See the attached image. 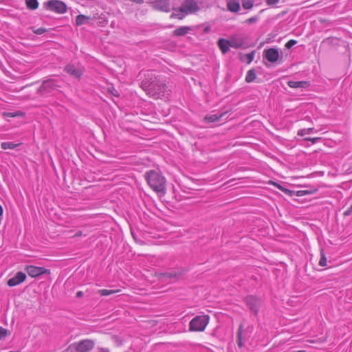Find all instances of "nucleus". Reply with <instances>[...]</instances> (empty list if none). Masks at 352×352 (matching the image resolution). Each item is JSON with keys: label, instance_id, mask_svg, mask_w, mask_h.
Listing matches in <instances>:
<instances>
[{"label": "nucleus", "instance_id": "nucleus-35", "mask_svg": "<svg viewBox=\"0 0 352 352\" xmlns=\"http://www.w3.org/2000/svg\"><path fill=\"white\" fill-rule=\"evenodd\" d=\"M33 32L36 34H41L45 32V30L40 28L33 30Z\"/></svg>", "mask_w": 352, "mask_h": 352}, {"label": "nucleus", "instance_id": "nucleus-2", "mask_svg": "<svg viewBox=\"0 0 352 352\" xmlns=\"http://www.w3.org/2000/svg\"><path fill=\"white\" fill-rule=\"evenodd\" d=\"M145 179L149 186L155 192L161 195H165L166 180L159 171L151 170L146 172Z\"/></svg>", "mask_w": 352, "mask_h": 352}, {"label": "nucleus", "instance_id": "nucleus-4", "mask_svg": "<svg viewBox=\"0 0 352 352\" xmlns=\"http://www.w3.org/2000/svg\"><path fill=\"white\" fill-rule=\"evenodd\" d=\"M94 345V340L85 339L70 344L65 352H90Z\"/></svg>", "mask_w": 352, "mask_h": 352}, {"label": "nucleus", "instance_id": "nucleus-8", "mask_svg": "<svg viewBox=\"0 0 352 352\" xmlns=\"http://www.w3.org/2000/svg\"><path fill=\"white\" fill-rule=\"evenodd\" d=\"M245 301L250 310L256 316L261 305V300L254 296H248L245 298Z\"/></svg>", "mask_w": 352, "mask_h": 352}, {"label": "nucleus", "instance_id": "nucleus-28", "mask_svg": "<svg viewBox=\"0 0 352 352\" xmlns=\"http://www.w3.org/2000/svg\"><path fill=\"white\" fill-rule=\"evenodd\" d=\"M314 128L302 129L298 131V135L300 136H304L306 134H310L313 132Z\"/></svg>", "mask_w": 352, "mask_h": 352}, {"label": "nucleus", "instance_id": "nucleus-24", "mask_svg": "<svg viewBox=\"0 0 352 352\" xmlns=\"http://www.w3.org/2000/svg\"><path fill=\"white\" fill-rule=\"evenodd\" d=\"M119 292V290H113V289H100L98 290V293L100 294L101 296H109L113 294H116V292Z\"/></svg>", "mask_w": 352, "mask_h": 352}, {"label": "nucleus", "instance_id": "nucleus-26", "mask_svg": "<svg viewBox=\"0 0 352 352\" xmlns=\"http://www.w3.org/2000/svg\"><path fill=\"white\" fill-rule=\"evenodd\" d=\"M242 331H243V325L241 324L239 326V328L238 329V331H237V343H238V346L241 348L242 346H243V344H242Z\"/></svg>", "mask_w": 352, "mask_h": 352}, {"label": "nucleus", "instance_id": "nucleus-18", "mask_svg": "<svg viewBox=\"0 0 352 352\" xmlns=\"http://www.w3.org/2000/svg\"><path fill=\"white\" fill-rule=\"evenodd\" d=\"M287 85L291 88H306L309 87V83L307 81H292L289 80L287 82Z\"/></svg>", "mask_w": 352, "mask_h": 352}, {"label": "nucleus", "instance_id": "nucleus-23", "mask_svg": "<svg viewBox=\"0 0 352 352\" xmlns=\"http://www.w3.org/2000/svg\"><path fill=\"white\" fill-rule=\"evenodd\" d=\"M256 77V75L254 69H250L247 73L245 76V81L247 82H252L255 80Z\"/></svg>", "mask_w": 352, "mask_h": 352}, {"label": "nucleus", "instance_id": "nucleus-33", "mask_svg": "<svg viewBox=\"0 0 352 352\" xmlns=\"http://www.w3.org/2000/svg\"><path fill=\"white\" fill-rule=\"evenodd\" d=\"M8 331L0 326V340L7 336Z\"/></svg>", "mask_w": 352, "mask_h": 352}, {"label": "nucleus", "instance_id": "nucleus-29", "mask_svg": "<svg viewBox=\"0 0 352 352\" xmlns=\"http://www.w3.org/2000/svg\"><path fill=\"white\" fill-rule=\"evenodd\" d=\"M319 265L321 267H324L327 265V258H326L324 253L323 252L322 250L320 252V258L319 261Z\"/></svg>", "mask_w": 352, "mask_h": 352}, {"label": "nucleus", "instance_id": "nucleus-3", "mask_svg": "<svg viewBox=\"0 0 352 352\" xmlns=\"http://www.w3.org/2000/svg\"><path fill=\"white\" fill-rule=\"evenodd\" d=\"M200 8L197 3V2L195 0H184L179 8L177 9H174L175 12H173L171 15V18H177L178 19H183L185 16L192 14L197 12L199 10Z\"/></svg>", "mask_w": 352, "mask_h": 352}, {"label": "nucleus", "instance_id": "nucleus-41", "mask_svg": "<svg viewBox=\"0 0 352 352\" xmlns=\"http://www.w3.org/2000/svg\"><path fill=\"white\" fill-rule=\"evenodd\" d=\"M278 188L283 190V188L280 185H277Z\"/></svg>", "mask_w": 352, "mask_h": 352}, {"label": "nucleus", "instance_id": "nucleus-7", "mask_svg": "<svg viewBox=\"0 0 352 352\" xmlns=\"http://www.w3.org/2000/svg\"><path fill=\"white\" fill-rule=\"evenodd\" d=\"M47 8L51 11L63 14L67 11L65 3L59 0H50L46 3Z\"/></svg>", "mask_w": 352, "mask_h": 352}, {"label": "nucleus", "instance_id": "nucleus-16", "mask_svg": "<svg viewBox=\"0 0 352 352\" xmlns=\"http://www.w3.org/2000/svg\"><path fill=\"white\" fill-rule=\"evenodd\" d=\"M228 10L232 12H237L240 10L239 0H228Z\"/></svg>", "mask_w": 352, "mask_h": 352}, {"label": "nucleus", "instance_id": "nucleus-36", "mask_svg": "<svg viewBox=\"0 0 352 352\" xmlns=\"http://www.w3.org/2000/svg\"><path fill=\"white\" fill-rule=\"evenodd\" d=\"M279 0H266V3L269 6L275 5L278 3Z\"/></svg>", "mask_w": 352, "mask_h": 352}, {"label": "nucleus", "instance_id": "nucleus-10", "mask_svg": "<svg viewBox=\"0 0 352 352\" xmlns=\"http://www.w3.org/2000/svg\"><path fill=\"white\" fill-rule=\"evenodd\" d=\"M64 71L72 77L78 79L81 77L83 73V69L81 67L74 64L67 65L64 68Z\"/></svg>", "mask_w": 352, "mask_h": 352}, {"label": "nucleus", "instance_id": "nucleus-38", "mask_svg": "<svg viewBox=\"0 0 352 352\" xmlns=\"http://www.w3.org/2000/svg\"><path fill=\"white\" fill-rule=\"evenodd\" d=\"M82 234V232L81 231H78L76 234H75V236H80Z\"/></svg>", "mask_w": 352, "mask_h": 352}, {"label": "nucleus", "instance_id": "nucleus-34", "mask_svg": "<svg viewBox=\"0 0 352 352\" xmlns=\"http://www.w3.org/2000/svg\"><path fill=\"white\" fill-rule=\"evenodd\" d=\"M320 140V138H307L305 140L311 141L312 144H316Z\"/></svg>", "mask_w": 352, "mask_h": 352}, {"label": "nucleus", "instance_id": "nucleus-20", "mask_svg": "<svg viewBox=\"0 0 352 352\" xmlns=\"http://www.w3.org/2000/svg\"><path fill=\"white\" fill-rule=\"evenodd\" d=\"M223 116V113L218 114H209L204 117V121L206 122H218L221 118Z\"/></svg>", "mask_w": 352, "mask_h": 352}, {"label": "nucleus", "instance_id": "nucleus-25", "mask_svg": "<svg viewBox=\"0 0 352 352\" xmlns=\"http://www.w3.org/2000/svg\"><path fill=\"white\" fill-rule=\"evenodd\" d=\"M19 145V144L6 142L1 143V148L3 149H14Z\"/></svg>", "mask_w": 352, "mask_h": 352}, {"label": "nucleus", "instance_id": "nucleus-31", "mask_svg": "<svg viewBox=\"0 0 352 352\" xmlns=\"http://www.w3.org/2000/svg\"><path fill=\"white\" fill-rule=\"evenodd\" d=\"M297 41L296 40H289L286 44L285 47L287 49L292 48L294 45H296Z\"/></svg>", "mask_w": 352, "mask_h": 352}, {"label": "nucleus", "instance_id": "nucleus-27", "mask_svg": "<svg viewBox=\"0 0 352 352\" xmlns=\"http://www.w3.org/2000/svg\"><path fill=\"white\" fill-rule=\"evenodd\" d=\"M244 9L250 10L253 7L254 0H241Z\"/></svg>", "mask_w": 352, "mask_h": 352}, {"label": "nucleus", "instance_id": "nucleus-37", "mask_svg": "<svg viewBox=\"0 0 352 352\" xmlns=\"http://www.w3.org/2000/svg\"><path fill=\"white\" fill-rule=\"evenodd\" d=\"M82 295H83V292H81V291H79V292H78L76 293V296L77 298H80V297H82Z\"/></svg>", "mask_w": 352, "mask_h": 352}, {"label": "nucleus", "instance_id": "nucleus-11", "mask_svg": "<svg viewBox=\"0 0 352 352\" xmlns=\"http://www.w3.org/2000/svg\"><path fill=\"white\" fill-rule=\"evenodd\" d=\"M263 57L270 63H276L280 58V53L277 49L269 48L263 51Z\"/></svg>", "mask_w": 352, "mask_h": 352}, {"label": "nucleus", "instance_id": "nucleus-32", "mask_svg": "<svg viewBox=\"0 0 352 352\" xmlns=\"http://www.w3.org/2000/svg\"><path fill=\"white\" fill-rule=\"evenodd\" d=\"M257 21H258V17L257 16H252L251 18L248 19L245 21V23H248V24H251V23H256Z\"/></svg>", "mask_w": 352, "mask_h": 352}, {"label": "nucleus", "instance_id": "nucleus-30", "mask_svg": "<svg viewBox=\"0 0 352 352\" xmlns=\"http://www.w3.org/2000/svg\"><path fill=\"white\" fill-rule=\"evenodd\" d=\"M255 52L252 51L251 53L245 55V60L250 64L254 58Z\"/></svg>", "mask_w": 352, "mask_h": 352}, {"label": "nucleus", "instance_id": "nucleus-17", "mask_svg": "<svg viewBox=\"0 0 352 352\" xmlns=\"http://www.w3.org/2000/svg\"><path fill=\"white\" fill-rule=\"evenodd\" d=\"M217 44L221 52L224 54H226L229 51L230 47H231L228 40L225 38L219 39Z\"/></svg>", "mask_w": 352, "mask_h": 352}, {"label": "nucleus", "instance_id": "nucleus-5", "mask_svg": "<svg viewBox=\"0 0 352 352\" xmlns=\"http://www.w3.org/2000/svg\"><path fill=\"white\" fill-rule=\"evenodd\" d=\"M208 315L197 316L193 318L189 324L190 331H204L209 322Z\"/></svg>", "mask_w": 352, "mask_h": 352}, {"label": "nucleus", "instance_id": "nucleus-12", "mask_svg": "<svg viewBox=\"0 0 352 352\" xmlns=\"http://www.w3.org/2000/svg\"><path fill=\"white\" fill-rule=\"evenodd\" d=\"M26 272L31 277H37L40 275L45 274H49L50 270H46L43 267H36L33 265H30L26 267Z\"/></svg>", "mask_w": 352, "mask_h": 352}, {"label": "nucleus", "instance_id": "nucleus-40", "mask_svg": "<svg viewBox=\"0 0 352 352\" xmlns=\"http://www.w3.org/2000/svg\"><path fill=\"white\" fill-rule=\"evenodd\" d=\"M3 214V208L1 207V206L0 205V216H1Z\"/></svg>", "mask_w": 352, "mask_h": 352}, {"label": "nucleus", "instance_id": "nucleus-39", "mask_svg": "<svg viewBox=\"0 0 352 352\" xmlns=\"http://www.w3.org/2000/svg\"><path fill=\"white\" fill-rule=\"evenodd\" d=\"M350 212H351V210H347L346 211L344 212V215H349V214H350Z\"/></svg>", "mask_w": 352, "mask_h": 352}, {"label": "nucleus", "instance_id": "nucleus-22", "mask_svg": "<svg viewBox=\"0 0 352 352\" xmlns=\"http://www.w3.org/2000/svg\"><path fill=\"white\" fill-rule=\"evenodd\" d=\"M26 6L28 9L34 10L38 7L37 0H25Z\"/></svg>", "mask_w": 352, "mask_h": 352}, {"label": "nucleus", "instance_id": "nucleus-6", "mask_svg": "<svg viewBox=\"0 0 352 352\" xmlns=\"http://www.w3.org/2000/svg\"><path fill=\"white\" fill-rule=\"evenodd\" d=\"M186 273L183 269H172L164 273L160 274V278L162 280L175 282L182 278Z\"/></svg>", "mask_w": 352, "mask_h": 352}, {"label": "nucleus", "instance_id": "nucleus-14", "mask_svg": "<svg viewBox=\"0 0 352 352\" xmlns=\"http://www.w3.org/2000/svg\"><path fill=\"white\" fill-rule=\"evenodd\" d=\"M25 278L26 275L21 272H19L16 274V275L14 277L8 280V285L10 287L18 285L20 283H23L25 280Z\"/></svg>", "mask_w": 352, "mask_h": 352}, {"label": "nucleus", "instance_id": "nucleus-15", "mask_svg": "<svg viewBox=\"0 0 352 352\" xmlns=\"http://www.w3.org/2000/svg\"><path fill=\"white\" fill-rule=\"evenodd\" d=\"M228 41L230 43V46L234 49L241 48L244 44L243 39L237 36H234L231 37L230 39L228 40Z\"/></svg>", "mask_w": 352, "mask_h": 352}, {"label": "nucleus", "instance_id": "nucleus-9", "mask_svg": "<svg viewBox=\"0 0 352 352\" xmlns=\"http://www.w3.org/2000/svg\"><path fill=\"white\" fill-rule=\"evenodd\" d=\"M152 6L158 10L168 12L170 8V0H147Z\"/></svg>", "mask_w": 352, "mask_h": 352}, {"label": "nucleus", "instance_id": "nucleus-13", "mask_svg": "<svg viewBox=\"0 0 352 352\" xmlns=\"http://www.w3.org/2000/svg\"><path fill=\"white\" fill-rule=\"evenodd\" d=\"M58 87L56 81L54 79H48L43 82L39 88L41 93H50Z\"/></svg>", "mask_w": 352, "mask_h": 352}, {"label": "nucleus", "instance_id": "nucleus-1", "mask_svg": "<svg viewBox=\"0 0 352 352\" xmlns=\"http://www.w3.org/2000/svg\"><path fill=\"white\" fill-rule=\"evenodd\" d=\"M144 78L142 80L141 87L150 96L157 99L166 97L169 94L166 83L155 76L153 71H146Z\"/></svg>", "mask_w": 352, "mask_h": 352}, {"label": "nucleus", "instance_id": "nucleus-21", "mask_svg": "<svg viewBox=\"0 0 352 352\" xmlns=\"http://www.w3.org/2000/svg\"><path fill=\"white\" fill-rule=\"evenodd\" d=\"M90 20V17L84 14H79L76 18V24L78 26L87 24Z\"/></svg>", "mask_w": 352, "mask_h": 352}, {"label": "nucleus", "instance_id": "nucleus-19", "mask_svg": "<svg viewBox=\"0 0 352 352\" xmlns=\"http://www.w3.org/2000/svg\"><path fill=\"white\" fill-rule=\"evenodd\" d=\"M191 30L189 26H182L175 29L173 32V35L176 36H182L186 35Z\"/></svg>", "mask_w": 352, "mask_h": 352}, {"label": "nucleus", "instance_id": "nucleus-42", "mask_svg": "<svg viewBox=\"0 0 352 352\" xmlns=\"http://www.w3.org/2000/svg\"><path fill=\"white\" fill-rule=\"evenodd\" d=\"M209 30V28H206L205 32H208Z\"/></svg>", "mask_w": 352, "mask_h": 352}]
</instances>
